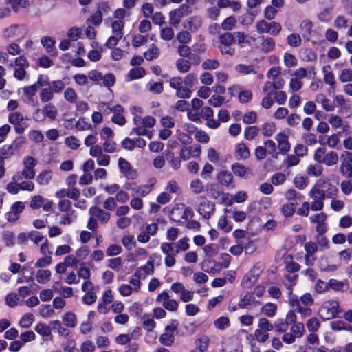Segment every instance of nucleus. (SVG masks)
<instances>
[{
  "mask_svg": "<svg viewBox=\"0 0 352 352\" xmlns=\"http://www.w3.org/2000/svg\"><path fill=\"white\" fill-rule=\"evenodd\" d=\"M29 35V28L24 23H12L2 31V36L5 39L15 42H21Z\"/></svg>",
  "mask_w": 352,
  "mask_h": 352,
  "instance_id": "1",
  "label": "nucleus"
},
{
  "mask_svg": "<svg viewBox=\"0 0 352 352\" xmlns=\"http://www.w3.org/2000/svg\"><path fill=\"white\" fill-rule=\"evenodd\" d=\"M133 122L135 124L133 131L138 136H146L151 138L153 132L152 128L155 124V119L152 116L141 117L135 116L133 118Z\"/></svg>",
  "mask_w": 352,
  "mask_h": 352,
  "instance_id": "2",
  "label": "nucleus"
},
{
  "mask_svg": "<svg viewBox=\"0 0 352 352\" xmlns=\"http://www.w3.org/2000/svg\"><path fill=\"white\" fill-rule=\"evenodd\" d=\"M23 168L16 172L12 179L14 180H32L36 176L35 167L37 165V160L32 156L28 155L23 157L22 160Z\"/></svg>",
  "mask_w": 352,
  "mask_h": 352,
  "instance_id": "3",
  "label": "nucleus"
},
{
  "mask_svg": "<svg viewBox=\"0 0 352 352\" xmlns=\"http://www.w3.org/2000/svg\"><path fill=\"white\" fill-rule=\"evenodd\" d=\"M341 312L339 302L336 300L324 302L318 310V314L323 320L335 318Z\"/></svg>",
  "mask_w": 352,
  "mask_h": 352,
  "instance_id": "4",
  "label": "nucleus"
},
{
  "mask_svg": "<svg viewBox=\"0 0 352 352\" xmlns=\"http://www.w3.org/2000/svg\"><path fill=\"white\" fill-rule=\"evenodd\" d=\"M307 76V71L304 67H298L291 74L289 82V91L292 93H296L303 87L302 79Z\"/></svg>",
  "mask_w": 352,
  "mask_h": 352,
  "instance_id": "5",
  "label": "nucleus"
},
{
  "mask_svg": "<svg viewBox=\"0 0 352 352\" xmlns=\"http://www.w3.org/2000/svg\"><path fill=\"white\" fill-rule=\"evenodd\" d=\"M309 195L311 198L312 201L310 203L312 211H321L324 206V194L320 185L315 184L309 192Z\"/></svg>",
  "mask_w": 352,
  "mask_h": 352,
  "instance_id": "6",
  "label": "nucleus"
},
{
  "mask_svg": "<svg viewBox=\"0 0 352 352\" xmlns=\"http://www.w3.org/2000/svg\"><path fill=\"white\" fill-rule=\"evenodd\" d=\"M169 85L170 87L176 90L177 97L181 98H189L190 97L192 91L184 85L182 78L179 76L170 78Z\"/></svg>",
  "mask_w": 352,
  "mask_h": 352,
  "instance_id": "7",
  "label": "nucleus"
},
{
  "mask_svg": "<svg viewBox=\"0 0 352 352\" xmlns=\"http://www.w3.org/2000/svg\"><path fill=\"white\" fill-rule=\"evenodd\" d=\"M190 14V7L186 4H182L177 8L170 10L168 13L170 25L177 27L182 21L183 17Z\"/></svg>",
  "mask_w": 352,
  "mask_h": 352,
  "instance_id": "8",
  "label": "nucleus"
},
{
  "mask_svg": "<svg viewBox=\"0 0 352 352\" xmlns=\"http://www.w3.org/2000/svg\"><path fill=\"white\" fill-rule=\"evenodd\" d=\"M26 120H28V118L23 116L19 111L12 112L8 116V121L11 124L14 125L15 132L17 134L23 133L28 127Z\"/></svg>",
  "mask_w": 352,
  "mask_h": 352,
  "instance_id": "9",
  "label": "nucleus"
},
{
  "mask_svg": "<svg viewBox=\"0 0 352 352\" xmlns=\"http://www.w3.org/2000/svg\"><path fill=\"white\" fill-rule=\"evenodd\" d=\"M10 67H14V76L22 80L25 77L26 69L29 67V63L24 56H19L14 59V64H10Z\"/></svg>",
  "mask_w": 352,
  "mask_h": 352,
  "instance_id": "10",
  "label": "nucleus"
},
{
  "mask_svg": "<svg viewBox=\"0 0 352 352\" xmlns=\"http://www.w3.org/2000/svg\"><path fill=\"white\" fill-rule=\"evenodd\" d=\"M162 252L164 254V265L167 267H172L175 265V256L177 253L174 250V244L167 242L162 243L160 246Z\"/></svg>",
  "mask_w": 352,
  "mask_h": 352,
  "instance_id": "11",
  "label": "nucleus"
},
{
  "mask_svg": "<svg viewBox=\"0 0 352 352\" xmlns=\"http://www.w3.org/2000/svg\"><path fill=\"white\" fill-rule=\"evenodd\" d=\"M52 201L45 199L40 195L33 196L30 202V207L34 210L42 208L44 211L50 212L52 209Z\"/></svg>",
  "mask_w": 352,
  "mask_h": 352,
  "instance_id": "12",
  "label": "nucleus"
},
{
  "mask_svg": "<svg viewBox=\"0 0 352 352\" xmlns=\"http://www.w3.org/2000/svg\"><path fill=\"white\" fill-rule=\"evenodd\" d=\"M201 153V147L199 144H195L190 146H184L179 151V157L182 160L188 161L191 157H199Z\"/></svg>",
  "mask_w": 352,
  "mask_h": 352,
  "instance_id": "13",
  "label": "nucleus"
},
{
  "mask_svg": "<svg viewBox=\"0 0 352 352\" xmlns=\"http://www.w3.org/2000/svg\"><path fill=\"white\" fill-rule=\"evenodd\" d=\"M25 204L23 201H16L10 207V210L5 214L8 222L14 223L16 221L20 214L23 212Z\"/></svg>",
  "mask_w": 352,
  "mask_h": 352,
  "instance_id": "14",
  "label": "nucleus"
},
{
  "mask_svg": "<svg viewBox=\"0 0 352 352\" xmlns=\"http://www.w3.org/2000/svg\"><path fill=\"white\" fill-rule=\"evenodd\" d=\"M192 210L190 208H184L183 206H175L170 214V217L171 220L175 222H181L183 219H187L189 215H192Z\"/></svg>",
  "mask_w": 352,
  "mask_h": 352,
  "instance_id": "15",
  "label": "nucleus"
},
{
  "mask_svg": "<svg viewBox=\"0 0 352 352\" xmlns=\"http://www.w3.org/2000/svg\"><path fill=\"white\" fill-rule=\"evenodd\" d=\"M177 326L171 324L165 327L164 332L160 337V342L163 345L170 346L175 341V334L177 331Z\"/></svg>",
  "mask_w": 352,
  "mask_h": 352,
  "instance_id": "16",
  "label": "nucleus"
},
{
  "mask_svg": "<svg viewBox=\"0 0 352 352\" xmlns=\"http://www.w3.org/2000/svg\"><path fill=\"white\" fill-rule=\"evenodd\" d=\"M327 215L324 212H320L312 215L310 221L316 224V231L317 233H325L327 231Z\"/></svg>",
  "mask_w": 352,
  "mask_h": 352,
  "instance_id": "17",
  "label": "nucleus"
},
{
  "mask_svg": "<svg viewBox=\"0 0 352 352\" xmlns=\"http://www.w3.org/2000/svg\"><path fill=\"white\" fill-rule=\"evenodd\" d=\"M118 166L120 172L124 175L127 179H135L138 173L136 170L133 169L130 163L124 158H119Z\"/></svg>",
  "mask_w": 352,
  "mask_h": 352,
  "instance_id": "18",
  "label": "nucleus"
},
{
  "mask_svg": "<svg viewBox=\"0 0 352 352\" xmlns=\"http://www.w3.org/2000/svg\"><path fill=\"white\" fill-rule=\"evenodd\" d=\"M155 272L153 260H148L147 263L138 267L134 273V276L141 279H145L148 276L152 275Z\"/></svg>",
  "mask_w": 352,
  "mask_h": 352,
  "instance_id": "19",
  "label": "nucleus"
},
{
  "mask_svg": "<svg viewBox=\"0 0 352 352\" xmlns=\"http://www.w3.org/2000/svg\"><path fill=\"white\" fill-rule=\"evenodd\" d=\"M317 184L320 185V189L323 191L324 198H335L338 194V188L329 181L320 180Z\"/></svg>",
  "mask_w": 352,
  "mask_h": 352,
  "instance_id": "20",
  "label": "nucleus"
},
{
  "mask_svg": "<svg viewBox=\"0 0 352 352\" xmlns=\"http://www.w3.org/2000/svg\"><path fill=\"white\" fill-rule=\"evenodd\" d=\"M233 154L236 160L243 161L250 157V151L244 142H239L234 146Z\"/></svg>",
  "mask_w": 352,
  "mask_h": 352,
  "instance_id": "21",
  "label": "nucleus"
},
{
  "mask_svg": "<svg viewBox=\"0 0 352 352\" xmlns=\"http://www.w3.org/2000/svg\"><path fill=\"white\" fill-rule=\"evenodd\" d=\"M91 216L97 218L101 223H107L111 217L109 212L104 211L98 206H92L89 210Z\"/></svg>",
  "mask_w": 352,
  "mask_h": 352,
  "instance_id": "22",
  "label": "nucleus"
},
{
  "mask_svg": "<svg viewBox=\"0 0 352 352\" xmlns=\"http://www.w3.org/2000/svg\"><path fill=\"white\" fill-rule=\"evenodd\" d=\"M215 210V204L210 201H204L200 204L199 213L206 219L211 217Z\"/></svg>",
  "mask_w": 352,
  "mask_h": 352,
  "instance_id": "23",
  "label": "nucleus"
},
{
  "mask_svg": "<svg viewBox=\"0 0 352 352\" xmlns=\"http://www.w3.org/2000/svg\"><path fill=\"white\" fill-rule=\"evenodd\" d=\"M275 140L278 142L277 148L280 153L282 154H286L290 149V144L289 142L287 135L283 133H278L276 135Z\"/></svg>",
  "mask_w": 352,
  "mask_h": 352,
  "instance_id": "24",
  "label": "nucleus"
},
{
  "mask_svg": "<svg viewBox=\"0 0 352 352\" xmlns=\"http://www.w3.org/2000/svg\"><path fill=\"white\" fill-rule=\"evenodd\" d=\"M113 299L112 291L111 289L105 291L102 296V302L98 303L97 307L98 312L102 314H106L109 311V308L107 307V305L111 303Z\"/></svg>",
  "mask_w": 352,
  "mask_h": 352,
  "instance_id": "25",
  "label": "nucleus"
},
{
  "mask_svg": "<svg viewBox=\"0 0 352 352\" xmlns=\"http://www.w3.org/2000/svg\"><path fill=\"white\" fill-rule=\"evenodd\" d=\"M261 40L262 42L257 46V49L261 52L267 54L274 50L276 42L273 38L262 36Z\"/></svg>",
  "mask_w": 352,
  "mask_h": 352,
  "instance_id": "26",
  "label": "nucleus"
},
{
  "mask_svg": "<svg viewBox=\"0 0 352 352\" xmlns=\"http://www.w3.org/2000/svg\"><path fill=\"white\" fill-rule=\"evenodd\" d=\"M53 179V172L51 170L45 169L41 171L36 176V183L40 186H47Z\"/></svg>",
  "mask_w": 352,
  "mask_h": 352,
  "instance_id": "27",
  "label": "nucleus"
},
{
  "mask_svg": "<svg viewBox=\"0 0 352 352\" xmlns=\"http://www.w3.org/2000/svg\"><path fill=\"white\" fill-rule=\"evenodd\" d=\"M58 114V109L52 103H47L42 108V115L45 118L54 120L56 119Z\"/></svg>",
  "mask_w": 352,
  "mask_h": 352,
  "instance_id": "28",
  "label": "nucleus"
},
{
  "mask_svg": "<svg viewBox=\"0 0 352 352\" xmlns=\"http://www.w3.org/2000/svg\"><path fill=\"white\" fill-rule=\"evenodd\" d=\"M322 73L324 75V82L329 85L331 88L334 89L336 87V82L331 65H324L322 67Z\"/></svg>",
  "mask_w": 352,
  "mask_h": 352,
  "instance_id": "29",
  "label": "nucleus"
},
{
  "mask_svg": "<svg viewBox=\"0 0 352 352\" xmlns=\"http://www.w3.org/2000/svg\"><path fill=\"white\" fill-rule=\"evenodd\" d=\"M202 25V20L200 16H195L189 18L184 23V28L195 32Z\"/></svg>",
  "mask_w": 352,
  "mask_h": 352,
  "instance_id": "30",
  "label": "nucleus"
},
{
  "mask_svg": "<svg viewBox=\"0 0 352 352\" xmlns=\"http://www.w3.org/2000/svg\"><path fill=\"white\" fill-rule=\"evenodd\" d=\"M217 180L221 186L229 187L233 183V176L230 172L223 170L217 174Z\"/></svg>",
  "mask_w": 352,
  "mask_h": 352,
  "instance_id": "31",
  "label": "nucleus"
},
{
  "mask_svg": "<svg viewBox=\"0 0 352 352\" xmlns=\"http://www.w3.org/2000/svg\"><path fill=\"white\" fill-rule=\"evenodd\" d=\"M6 50V53H1L0 57L5 58L7 54H10L11 56H20L23 52V50L20 47L19 45L15 41H12L9 43Z\"/></svg>",
  "mask_w": 352,
  "mask_h": 352,
  "instance_id": "32",
  "label": "nucleus"
},
{
  "mask_svg": "<svg viewBox=\"0 0 352 352\" xmlns=\"http://www.w3.org/2000/svg\"><path fill=\"white\" fill-rule=\"evenodd\" d=\"M155 179H151L148 184L138 186L134 188V192L141 197L147 196L153 190Z\"/></svg>",
  "mask_w": 352,
  "mask_h": 352,
  "instance_id": "33",
  "label": "nucleus"
},
{
  "mask_svg": "<svg viewBox=\"0 0 352 352\" xmlns=\"http://www.w3.org/2000/svg\"><path fill=\"white\" fill-rule=\"evenodd\" d=\"M305 249L306 251V254H305L306 263L307 265H311L312 263L311 259V256L318 250L317 244L314 242H308V243H305ZM312 260H314V258H312Z\"/></svg>",
  "mask_w": 352,
  "mask_h": 352,
  "instance_id": "34",
  "label": "nucleus"
},
{
  "mask_svg": "<svg viewBox=\"0 0 352 352\" xmlns=\"http://www.w3.org/2000/svg\"><path fill=\"white\" fill-rule=\"evenodd\" d=\"M306 173L309 177H319L323 173V167L320 164H309L306 168Z\"/></svg>",
  "mask_w": 352,
  "mask_h": 352,
  "instance_id": "35",
  "label": "nucleus"
},
{
  "mask_svg": "<svg viewBox=\"0 0 352 352\" xmlns=\"http://www.w3.org/2000/svg\"><path fill=\"white\" fill-rule=\"evenodd\" d=\"M315 100L316 102L321 104L323 109L327 111H334V105L330 103L329 99L323 94H318L316 96Z\"/></svg>",
  "mask_w": 352,
  "mask_h": 352,
  "instance_id": "36",
  "label": "nucleus"
},
{
  "mask_svg": "<svg viewBox=\"0 0 352 352\" xmlns=\"http://www.w3.org/2000/svg\"><path fill=\"white\" fill-rule=\"evenodd\" d=\"M19 148V146L16 143L10 145H4L0 151V154L3 159L8 158L14 154V152Z\"/></svg>",
  "mask_w": 352,
  "mask_h": 352,
  "instance_id": "37",
  "label": "nucleus"
},
{
  "mask_svg": "<svg viewBox=\"0 0 352 352\" xmlns=\"http://www.w3.org/2000/svg\"><path fill=\"white\" fill-rule=\"evenodd\" d=\"M51 276L50 270L40 269L36 274V280L40 284H46L50 280Z\"/></svg>",
  "mask_w": 352,
  "mask_h": 352,
  "instance_id": "38",
  "label": "nucleus"
},
{
  "mask_svg": "<svg viewBox=\"0 0 352 352\" xmlns=\"http://www.w3.org/2000/svg\"><path fill=\"white\" fill-rule=\"evenodd\" d=\"M63 322L66 327L74 328L76 326L78 320L75 314L68 311L63 314Z\"/></svg>",
  "mask_w": 352,
  "mask_h": 352,
  "instance_id": "39",
  "label": "nucleus"
},
{
  "mask_svg": "<svg viewBox=\"0 0 352 352\" xmlns=\"http://www.w3.org/2000/svg\"><path fill=\"white\" fill-rule=\"evenodd\" d=\"M235 71L242 75L256 74L257 73L254 65L239 64L235 66Z\"/></svg>",
  "mask_w": 352,
  "mask_h": 352,
  "instance_id": "40",
  "label": "nucleus"
},
{
  "mask_svg": "<svg viewBox=\"0 0 352 352\" xmlns=\"http://www.w3.org/2000/svg\"><path fill=\"white\" fill-rule=\"evenodd\" d=\"M339 161L338 154L334 151L327 152L324 164L327 166H333L338 164Z\"/></svg>",
  "mask_w": 352,
  "mask_h": 352,
  "instance_id": "41",
  "label": "nucleus"
},
{
  "mask_svg": "<svg viewBox=\"0 0 352 352\" xmlns=\"http://www.w3.org/2000/svg\"><path fill=\"white\" fill-rule=\"evenodd\" d=\"M177 69L182 74L188 73L191 68V63L188 60L179 58L175 62Z\"/></svg>",
  "mask_w": 352,
  "mask_h": 352,
  "instance_id": "42",
  "label": "nucleus"
},
{
  "mask_svg": "<svg viewBox=\"0 0 352 352\" xmlns=\"http://www.w3.org/2000/svg\"><path fill=\"white\" fill-rule=\"evenodd\" d=\"M50 325L52 326V329L56 331L60 336L65 338L69 336V331L62 325L60 320H53L50 322Z\"/></svg>",
  "mask_w": 352,
  "mask_h": 352,
  "instance_id": "43",
  "label": "nucleus"
},
{
  "mask_svg": "<svg viewBox=\"0 0 352 352\" xmlns=\"http://www.w3.org/2000/svg\"><path fill=\"white\" fill-rule=\"evenodd\" d=\"M190 188L195 194H201L205 191V186L199 179H195L190 183Z\"/></svg>",
  "mask_w": 352,
  "mask_h": 352,
  "instance_id": "44",
  "label": "nucleus"
},
{
  "mask_svg": "<svg viewBox=\"0 0 352 352\" xmlns=\"http://www.w3.org/2000/svg\"><path fill=\"white\" fill-rule=\"evenodd\" d=\"M231 169L233 173L239 177H244L248 170V168L246 166L239 162L234 163L232 165Z\"/></svg>",
  "mask_w": 352,
  "mask_h": 352,
  "instance_id": "45",
  "label": "nucleus"
},
{
  "mask_svg": "<svg viewBox=\"0 0 352 352\" xmlns=\"http://www.w3.org/2000/svg\"><path fill=\"white\" fill-rule=\"evenodd\" d=\"M276 126L274 122H265L262 125L261 131L263 136L271 137L276 131Z\"/></svg>",
  "mask_w": 352,
  "mask_h": 352,
  "instance_id": "46",
  "label": "nucleus"
},
{
  "mask_svg": "<svg viewBox=\"0 0 352 352\" xmlns=\"http://www.w3.org/2000/svg\"><path fill=\"white\" fill-rule=\"evenodd\" d=\"M34 321V316L32 314L28 313L24 314L20 319L19 325L22 328H29Z\"/></svg>",
  "mask_w": 352,
  "mask_h": 352,
  "instance_id": "47",
  "label": "nucleus"
},
{
  "mask_svg": "<svg viewBox=\"0 0 352 352\" xmlns=\"http://www.w3.org/2000/svg\"><path fill=\"white\" fill-rule=\"evenodd\" d=\"M145 69L143 67H135L131 69L127 74L129 80L140 78L145 75Z\"/></svg>",
  "mask_w": 352,
  "mask_h": 352,
  "instance_id": "48",
  "label": "nucleus"
},
{
  "mask_svg": "<svg viewBox=\"0 0 352 352\" xmlns=\"http://www.w3.org/2000/svg\"><path fill=\"white\" fill-rule=\"evenodd\" d=\"M15 234L10 230H6L2 233V239L7 247H13L15 244Z\"/></svg>",
  "mask_w": 352,
  "mask_h": 352,
  "instance_id": "49",
  "label": "nucleus"
},
{
  "mask_svg": "<svg viewBox=\"0 0 352 352\" xmlns=\"http://www.w3.org/2000/svg\"><path fill=\"white\" fill-rule=\"evenodd\" d=\"M340 173L347 179L352 177V164L347 163L346 161L341 160L340 166Z\"/></svg>",
  "mask_w": 352,
  "mask_h": 352,
  "instance_id": "50",
  "label": "nucleus"
},
{
  "mask_svg": "<svg viewBox=\"0 0 352 352\" xmlns=\"http://www.w3.org/2000/svg\"><path fill=\"white\" fill-rule=\"evenodd\" d=\"M7 3L10 4L15 12H18L20 8H25L30 5L28 0H7Z\"/></svg>",
  "mask_w": 352,
  "mask_h": 352,
  "instance_id": "51",
  "label": "nucleus"
},
{
  "mask_svg": "<svg viewBox=\"0 0 352 352\" xmlns=\"http://www.w3.org/2000/svg\"><path fill=\"white\" fill-rule=\"evenodd\" d=\"M124 21H114L113 20L111 23V30L113 34H116L118 36L124 35Z\"/></svg>",
  "mask_w": 352,
  "mask_h": 352,
  "instance_id": "52",
  "label": "nucleus"
},
{
  "mask_svg": "<svg viewBox=\"0 0 352 352\" xmlns=\"http://www.w3.org/2000/svg\"><path fill=\"white\" fill-rule=\"evenodd\" d=\"M64 98L69 103L74 104L77 102L78 94L76 91L72 87H67L63 94Z\"/></svg>",
  "mask_w": 352,
  "mask_h": 352,
  "instance_id": "53",
  "label": "nucleus"
},
{
  "mask_svg": "<svg viewBox=\"0 0 352 352\" xmlns=\"http://www.w3.org/2000/svg\"><path fill=\"white\" fill-rule=\"evenodd\" d=\"M277 305L274 303L268 302L261 308V311L263 314L268 317H273L275 316L277 311Z\"/></svg>",
  "mask_w": 352,
  "mask_h": 352,
  "instance_id": "54",
  "label": "nucleus"
},
{
  "mask_svg": "<svg viewBox=\"0 0 352 352\" xmlns=\"http://www.w3.org/2000/svg\"><path fill=\"white\" fill-rule=\"evenodd\" d=\"M327 149L324 147H319L316 149L314 154V160L318 164H324V162L325 160Z\"/></svg>",
  "mask_w": 352,
  "mask_h": 352,
  "instance_id": "55",
  "label": "nucleus"
},
{
  "mask_svg": "<svg viewBox=\"0 0 352 352\" xmlns=\"http://www.w3.org/2000/svg\"><path fill=\"white\" fill-rule=\"evenodd\" d=\"M287 44L292 47H298L302 43V39L299 34L292 33L287 38Z\"/></svg>",
  "mask_w": 352,
  "mask_h": 352,
  "instance_id": "56",
  "label": "nucleus"
},
{
  "mask_svg": "<svg viewBox=\"0 0 352 352\" xmlns=\"http://www.w3.org/2000/svg\"><path fill=\"white\" fill-rule=\"evenodd\" d=\"M39 96L43 103H50L54 98V93L50 88H44L41 89Z\"/></svg>",
  "mask_w": 352,
  "mask_h": 352,
  "instance_id": "57",
  "label": "nucleus"
},
{
  "mask_svg": "<svg viewBox=\"0 0 352 352\" xmlns=\"http://www.w3.org/2000/svg\"><path fill=\"white\" fill-rule=\"evenodd\" d=\"M264 147L267 148V153L272 155L274 157L277 158L278 153L277 151V146L274 141L272 140H267L263 143Z\"/></svg>",
  "mask_w": 352,
  "mask_h": 352,
  "instance_id": "58",
  "label": "nucleus"
},
{
  "mask_svg": "<svg viewBox=\"0 0 352 352\" xmlns=\"http://www.w3.org/2000/svg\"><path fill=\"white\" fill-rule=\"evenodd\" d=\"M309 184V179L307 177H305L302 175H296L294 179V184L296 188L303 190L305 189Z\"/></svg>",
  "mask_w": 352,
  "mask_h": 352,
  "instance_id": "59",
  "label": "nucleus"
},
{
  "mask_svg": "<svg viewBox=\"0 0 352 352\" xmlns=\"http://www.w3.org/2000/svg\"><path fill=\"white\" fill-rule=\"evenodd\" d=\"M283 63L287 67H294L298 64V60L294 55L286 52L283 55Z\"/></svg>",
  "mask_w": 352,
  "mask_h": 352,
  "instance_id": "60",
  "label": "nucleus"
},
{
  "mask_svg": "<svg viewBox=\"0 0 352 352\" xmlns=\"http://www.w3.org/2000/svg\"><path fill=\"white\" fill-rule=\"evenodd\" d=\"M35 331L42 336L48 337L52 334L50 326L41 322L36 324Z\"/></svg>",
  "mask_w": 352,
  "mask_h": 352,
  "instance_id": "61",
  "label": "nucleus"
},
{
  "mask_svg": "<svg viewBox=\"0 0 352 352\" xmlns=\"http://www.w3.org/2000/svg\"><path fill=\"white\" fill-rule=\"evenodd\" d=\"M256 280L257 276L250 273L244 276L241 284L243 287L250 289L253 286Z\"/></svg>",
  "mask_w": 352,
  "mask_h": 352,
  "instance_id": "62",
  "label": "nucleus"
},
{
  "mask_svg": "<svg viewBox=\"0 0 352 352\" xmlns=\"http://www.w3.org/2000/svg\"><path fill=\"white\" fill-rule=\"evenodd\" d=\"M331 12L332 9L331 8H325L318 14L317 17L320 21L328 23L331 19Z\"/></svg>",
  "mask_w": 352,
  "mask_h": 352,
  "instance_id": "63",
  "label": "nucleus"
},
{
  "mask_svg": "<svg viewBox=\"0 0 352 352\" xmlns=\"http://www.w3.org/2000/svg\"><path fill=\"white\" fill-rule=\"evenodd\" d=\"M259 133V129L256 126H249L244 131V138L248 140H254Z\"/></svg>",
  "mask_w": 352,
  "mask_h": 352,
  "instance_id": "64",
  "label": "nucleus"
}]
</instances>
